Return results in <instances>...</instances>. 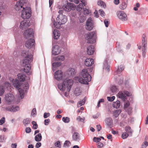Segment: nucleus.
<instances>
[{
	"label": "nucleus",
	"instance_id": "1",
	"mask_svg": "<svg viewBox=\"0 0 148 148\" xmlns=\"http://www.w3.org/2000/svg\"><path fill=\"white\" fill-rule=\"evenodd\" d=\"M21 55L24 57L23 60V65H24V72L27 73L30 70V65L29 64L33 60V56L29 51L24 50L22 52Z\"/></svg>",
	"mask_w": 148,
	"mask_h": 148
},
{
	"label": "nucleus",
	"instance_id": "2",
	"mask_svg": "<svg viewBox=\"0 0 148 148\" xmlns=\"http://www.w3.org/2000/svg\"><path fill=\"white\" fill-rule=\"evenodd\" d=\"M73 83V81L72 79H69L67 78L63 81L62 83L58 84V87L60 90L62 91H64L67 88V91L69 92Z\"/></svg>",
	"mask_w": 148,
	"mask_h": 148
},
{
	"label": "nucleus",
	"instance_id": "3",
	"mask_svg": "<svg viewBox=\"0 0 148 148\" xmlns=\"http://www.w3.org/2000/svg\"><path fill=\"white\" fill-rule=\"evenodd\" d=\"M82 77H80L78 79L79 83L85 84H88V82L91 80V76L89 74L86 69L82 70L81 73Z\"/></svg>",
	"mask_w": 148,
	"mask_h": 148
},
{
	"label": "nucleus",
	"instance_id": "4",
	"mask_svg": "<svg viewBox=\"0 0 148 148\" xmlns=\"http://www.w3.org/2000/svg\"><path fill=\"white\" fill-rule=\"evenodd\" d=\"M56 22H54V25L57 28H60L61 25L64 24L67 21V16L63 14H59L56 19Z\"/></svg>",
	"mask_w": 148,
	"mask_h": 148
},
{
	"label": "nucleus",
	"instance_id": "5",
	"mask_svg": "<svg viewBox=\"0 0 148 148\" xmlns=\"http://www.w3.org/2000/svg\"><path fill=\"white\" fill-rule=\"evenodd\" d=\"M31 9L30 7H26L25 8L23 7L21 16L24 19H28L31 17Z\"/></svg>",
	"mask_w": 148,
	"mask_h": 148
},
{
	"label": "nucleus",
	"instance_id": "6",
	"mask_svg": "<svg viewBox=\"0 0 148 148\" xmlns=\"http://www.w3.org/2000/svg\"><path fill=\"white\" fill-rule=\"evenodd\" d=\"M95 36L94 32H92L88 34L86 37L87 42L89 43H94L95 42Z\"/></svg>",
	"mask_w": 148,
	"mask_h": 148
},
{
	"label": "nucleus",
	"instance_id": "7",
	"mask_svg": "<svg viewBox=\"0 0 148 148\" xmlns=\"http://www.w3.org/2000/svg\"><path fill=\"white\" fill-rule=\"evenodd\" d=\"M34 40L33 38H30L25 43L26 47L29 49H32V50L35 49Z\"/></svg>",
	"mask_w": 148,
	"mask_h": 148
},
{
	"label": "nucleus",
	"instance_id": "8",
	"mask_svg": "<svg viewBox=\"0 0 148 148\" xmlns=\"http://www.w3.org/2000/svg\"><path fill=\"white\" fill-rule=\"evenodd\" d=\"M33 30L30 28L25 31L24 33V36L26 39L32 38L34 37Z\"/></svg>",
	"mask_w": 148,
	"mask_h": 148
},
{
	"label": "nucleus",
	"instance_id": "9",
	"mask_svg": "<svg viewBox=\"0 0 148 148\" xmlns=\"http://www.w3.org/2000/svg\"><path fill=\"white\" fill-rule=\"evenodd\" d=\"M117 15L119 18L122 21H126L127 20L126 14L123 11L118 12L117 13Z\"/></svg>",
	"mask_w": 148,
	"mask_h": 148
},
{
	"label": "nucleus",
	"instance_id": "10",
	"mask_svg": "<svg viewBox=\"0 0 148 148\" xmlns=\"http://www.w3.org/2000/svg\"><path fill=\"white\" fill-rule=\"evenodd\" d=\"M118 94L119 97L122 99L123 101H125V99L126 98V97L125 95L127 97H129L132 95L131 93H130L127 91H124L123 92H120Z\"/></svg>",
	"mask_w": 148,
	"mask_h": 148
},
{
	"label": "nucleus",
	"instance_id": "11",
	"mask_svg": "<svg viewBox=\"0 0 148 148\" xmlns=\"http://www.w3.org/2000/svg\"><path fill=\"white\" fill-rule=\"evenodd\" d=\"M30 24L29 20H25L21 22L19 27L22 29H25L29 27L30 25Z\"/></svg>",
	"mask_w": 148,
	"mask_h": 148
},
{
	"label": "nucleus",
	"instance_id": "12",
	"mask_svg": "<svg viewBox=\"0 0 148 148\" xmlns=\"http://www.w3.org/2000/svg\"><path fill=\"white\" fill-rule=\"evenodd\" d=\"M14 96L13 94L11 93L7 94L5 97V100L8 104H11V102L14 99Z\"/></svg>",
	"mask_w": 148,
	"mask_h": 148
},
{
	"label": "nucleus",
	"instance_id": "13",
	"mask_svg": "<svg viewBox=\"0 0 148 148\" xmlns=\"http://www.w3.org/2000/svg\"><path fill=\"white\" fill-rule=\"evenodd\" d=\"M93 27V22L92 18L89 17L86 21V28L88 30H91Z\"/></svg>",
	"mask_w": 148,
	"mask_h": 148
},
{
	"label": "nucleus",
	"instance_id": "14",
	"mask_svg": "<svg viewBox=\"0 0 148 148\" xmlns=\"http://www.w3.org/2000/svg\"><path fill=\"white\" fill-rule=\"evenodd\" d=\"M142 46L143 48L142 50V55L143 57L145 58V56L146 51L147 48V42L144 37L142 38Z\"/></svg>",
	"mask_w": 148,
	"mask_h": 148
},
{
	"label": "nucleus",
	"instance_id": "15",
	"mask_svg": "<svg viewBox=\"0 0 148 148\" xmlns=\"http://www.w3.org/2000/svg\"><path fill=\"white\" fill-rule=\"evenodd\" d=\"M55 78L58 80H61L63 77V73L61 70H58L55 73Z\"/></svg>",
	"mask_w": 148,
	"mask_h": 148
},
{
	"label": "nucleus",
	"instance_id": "16",
	"mask_svg": "<svg viewBox=\"0 0 148 148\" xmlns=\"http://www.w3.org/2000/svg\"><path fill=\"white\" fill-rule=\"evenodd\" d=\"M75 73V70L74 69L70 68L67 72L66 74L68 75V77H73Z\"/></svg>",
	"mask_w": 148,
	"mask_h": 148
},
{
	"label": "nucleus",
	"instance_id": "17",
	"mask_svg": "<svg viewBox=\"0 0 148 148\" xmlns=\"http://www.w3.org/2000/svg\"><path fill=\"white\" fill-rule=\"evenodd\" d=\"M60 52V50L58 46H54L52 48V54L55 55L58 54Z\"/></svg>",
	"mask_w": 148,
	"mask_h": 148
},
{
	"label": "nucleus",
	"instance_id": "18",
	"mask_svg": "<svg viewBox=\"0 0 148 148\" xmlns=\"http://www.w3.org/2000/svg\"><path fill=\"white\" fill-rule=\"evenodd\" d=\"M94 60L91 58H87L84 61L85 65L87 66H90L94 64Z\"/></svg>",
	"mask_w": 148,
	"mask_h": 148
},
{
	"label": "nucleus",
	"instance_id": "19",
	"mask_svg": "<svg viewBox=\"0 0 148 148\" xmlns=\"http://www.w3.org/2000/svg\"><path fill=\"white\" fill-rule=\"evenodd\" d=\"M94 47L92 45H90L87 48V53L89 55H92L94 52Z\"/></svg>",
	"mask_w": 148,
	"mask_h": 148
},
{
	"label": "nucleus",
	"instance_id": "20",
	"mask_svg": "<svg viewBox=\"0 0 148 148\" xmlns=\"http://www.w3.org/2000/svg\"><path fill=\"white\" fill-rule=\"evenodd\" d=\"M73 140L79 142L80 140V136L79 134L77 132H74L72 136Z\"/></svg>",
	"mask_w": 148,
	"mask_h": 148
},
{
	"label": "nucleus",
	"instance_id": "21",
	"mask_svg": "<svg viewBox=\"0 0 148 148\" xmlns=\"http://www.w3.org/2000/svg\"><path fill=\"white\" fill-rule=\"evenodd\" d=\"M18 80L20 82H23L25 80L26 76L23 73H19L18 75Z\"/></svg>",
	"mask_w": 148,
	"mask_h": 148
},
{
	"label": "nucleus",
	"instance_id": "22",
	"mask_svg": "<svg viewBox=\"0 0 148 148\" xmlns=\"http://www.w3.org/2000/svg\"><path fill=\"white\" fill-rule=\"evenodd\" d=\"M105 122L107 125L110 128L112 126V119L111 118H108L106 119L105 120Z\"/></svg>",
	"mask_w": 148,
	"mask_h": 148
},
{
	"label": "nucleus",
	"instance_id": "23",
	"mask_svg": "<svg viewBox=\"0 0 148 148\" xmlns=\"http://www.w3.org/2000/svg\"><path fill=\"white\" fill-rule=\"evenodd\" d=\"M125 130L128 135H129V136H132L133 131L130 126H126L125 128Z\"/></svg>",
	"mask_w": 148,
	"mask_h": 148
},
{
	"label": "nucleus",
	"instance_id": "24",
	"mask_svg": "<svg viewBox=\"0 0 148 148\" xmlns=\"http://www.w3.org/2000/svg\"><path fill=\"white\" fill-rule=\"evenodd\" d=\"M53 38L54 39H58L60 36V33L59 31L56 30H54L53 32Z\"/></svg>",
	"mask_w": 148,
	"mask_h": 148
},
{
	"label": "nucleus",
	"instance_id": "25",
	"mask_svg": "<svg viewBox=\"0 0 148 148\" xmlns=\"http://www.w3.org/2000/svg\"><path fill=\"white\" fill-rule=\"evenodd\" d=\"M61 65V63L60 62H57L53 63L52 64L53 70L54 71L56 70V68L59 66Z\"/></svg>",
	"mask_w": 148,
	"mask_h": 148
},
{
	"label": "nucleus",
	"instance_id": "26",
	"mask_svg": "<svg viewBox=\"0 0 148 148\" xmlns=\"http://www.w3.org/2000/svg\"><path fill=\"white\" fill-rule=\"evenodd\" d=\"M103 69L106 70L107 71H110V66L109 65L106 60L104 61L103 63Z\"/></svg>",
	"mask_w": 148,
	"mask_h": 148
},
{
	"label": "nucleus",
	"instance_id": "27",
	"mask_svg": "<svg viewBox=\"0 0 148 148\" xmlns=\"http://www.w3.org/2000/svg\"><path fill=\"white\" fill-rule=\"evenodd\" d=\"M23 5L20 3V2H17L14 8L16 11H19L22 8H23Z\"/></svg>",
	"mask_w": 148,
	"mask_h": 148
},
{
	"label": "nucleus",
	"instance_id": "28",
	"mask_svg": "<svg viewBox=\"0 0 148 148\" xmlns=\"http://www.w3.org/2000/svg\"><path fill=\"white\" fill-rule=\"evenodd\" d=\"M62 8L65 10L67 11H70L71 10V8L69 3H68L67 4L64 5Z\"/></svg>",
	"mask_w": 148,
	"mask_h": 148
},
{
	"label": "nucleus",
	"instance_id": "29",
	"mask_svg": "<svg viewBox=\"0 0 148 148\" xmlns=\"http://www.w3.org/2000/svg\"><path fill=\"white\" fill-rule=\"evenodd\" d=\"M42 139V136L40 133H39L36 135L34 139L36 142H39Z\"/></svg>",
	"mask_w": 148,
	"mask_h": 148
},
{
	"label": "nucleus",
	"instance_id": "30",
	"mask_svg": "<svg viewBox=\"0 0 148 148\" xmlns=\"http://www.w3.org/2000/svg\"><path fill=\"white\" fill-rule=\"evenodd\" d=\"M31 120L29 118H26L24 119L23 121V124L25 126H26L28 124L30 123Z\"/></svg>",
	"mask_w": 148,
	"mask_h": 148
},
{
	"label": "nucleus",
	"instance_id": "31",
	"mask_svg": "<svg viewBox=\"0 0 148 148\" xmlns=\"http://www.w3.org/2000/svg\"><path fill=\"white\" fill-rule=\"evenodd\" d=\"M124 69L123 66L120 65L118 66V68L116 71L115 72V75H116L118 73H120Z\"/></svg>",
	"mask_w": 148,
	"mask_h": 148
},
{
	"label": "nucleus",
	"instance_id": "32",
	"mask_svg": "<svg viewBox=\"0 0 148 148\" xmlns=\"http://www.w3.org/2000/svg\"><path fill=\"white\" fill-rule=\"evenodd\" d=\"M82 89L80 87H77L75 89V93L76 95L78 96L80 95L82 92Z\"/></svg>",
	"mask_w": 148,
	"mask_h": 148
},
{
	"label": "nucleus",
	"instance_id": "33",
	"mask_svg": "<svg viewBox=\"0 0 148 148\" xmlns=\"http://www.w3.org/2000/svg\"><path fill=\"white\" fill-rule=\"evenodd\" d=\"M120 105V102L119 100H117L116 101L114 102L113 104V106L114 108H119Z\"/></svg>",
	"mask_w": 148,
	"mask_h": 148
},
{
	"label": "nucleus",
	"instance_id": "34",
	"mask_svg": "<svg viewBox=\"0 0 148 148\" xmlns=\"http://www.w3.org/2000/svg\"><path fill=\"white\" fill-rule=\"evenodd\" d=\"M121 112V110H116L113 112V116L116 118L119 116Z\"/></svg>",
	"mask_w": 148,
	"mask_h": 148
},
{
	"label": "nucleus",
	"instance_id": "35",
	"mask_svg": "<svg viewBox=\"0 0 148 148\" xmlns=\"http://www.w3.org/2000/svg\"><path fill=\"white\" fill-rule=\"evenodd\" d=\"M127 5V3L125 2H123L120 5L119 8L121 10H124L126 8Z\"/></svg>",
	"mask_w": 148,
	"mask_h": 148
},
{
	"label": "nucleus",
	"instance_id": "36",
	"mask_svg": "<svg viewBox=\"0 0 148 148\" xmlns=\"http://www.w3.org/2000/svg\"><path fill=\"white\" fill-rule=\"evenodd\" d=\"M13 85L14 87L18 89L20 86V85L18 80H15L13 83Z\"/></svg>",
	"mask_w": 148,
	"mask_h": 148
},
{
	"label": "nucleus",
	"instance_id": "37",
	"mask_svg": "<svg viewBox=\"0 0 148 148\" xmlns=\"http://www.w3.org/2000/svg\"><path fill=\"white\" fill-rule=\"evenodd\" d=\"M64 59V56H60L56 57V60L57 61H63Z\"/></svg>",
	"mask_w": 148,
	"mask_h": 148
},
{
	"label": "nucleus",
	"instance_id": "38",
	"mask_svg": "<svg viewBox=\"0 0 148 148\" xmlns=\"http://www.w3.org/2000/svg\"><path fill=\"white\" fill-rule=\"evenodd\" d=\"M18 90L21 98V99L23 98L24 97V93L23 90L19 88Z\"/></svg>",
	"mask_w": 148,
	"mask_h": 148
},
{
	"label": "nucleus",
	"instance_id": "39",
	"mask_svg": "<svg viewBox=\"0 0 148 148\" xmlns=\"http://www.w3.org/2000/svg\"><path fill=\"white\" fill-rule=\"evenodd\" d=\"M97 4L99 5H101L103 8H105L106 7L105 3L103 1H99L98 2Z\"/></svg>",
	"mask_w": 148,
	"mask_h": 148
},
{
	"label": "nucleus",
	"instance_id": "40",
	"mask_svg": "<svg viewBox=\"0 0 148 148\" xmlns=\"http://www.w3.org/2000/svg\"><path fill=\"white\" fill-rule=\"evenodd\" d=\"M62 121L65 123H69L70 121V118L68 117H63L62 119Z\"/></svg>",
	"mask_w": 148,
	"mask_h": 148
},
{
	"label": "nucleus",
	"instance_id": "41",
	"mask_svg": "<svg viewBox=\"0 0 148 148\" xmlns=\"http://www.w3.org/2000/svg\"><path fill=\"white\" fill-rule=\"evenodd\" d=\"M82 7H83V5L82 3H80L78 5L76 8L77 10L79 12L82 10Z\"/></svg>",
	"mask_w": 148,
	"mask_h": 148
},
{
	"label": "nucleus",
	"instance_id": "42",
	"mask_svg": "<svg viewBox=\"0 0 148 148\" xmlns=\"http://www.w3.org/2000/svg\"><path fill=\"white\" fill-rule=\"evenodd\" d=\"M71 144V143L69 141L66 140L65 141L63 147H66V146L68 147Z\"/></svg>",
	"mask_w": 148,
	"mask_h": 148
},
{
	"label": "nucleus",
	"instance_id": "43",
	"mask_svg": "<svg viewBox=\"0 0 148 148\" xmlns=\"http://www.w3.org/2000/svg\"><path fill=\"white\" fill-rule=\"evenodd\" d=\"M86 102V100L84 99V98L81 101H79L77 104V106H78L79 105H80V106H82L84 105Z\"/></svg>",
	"mask_w": 148,
	"mask_h": 148
},
{
	"label": "nucleus",
	"instance_id": "44",
	"mask_svg": "<svg viewBox=\"0 0 148 148\" xmlns=\"http://www.w3.org/2000/svg\"><path fill=\"white\" fill-rule=\"evenodd\" d=\"M129 136V135H128L127 133V134L126 132H124L122 133L121 137L123 139H124L126 138Z\"/></svg>",
	"mask_w": 148,
	"mask_h": 148
},
{
	"label": "nucleus",
	"instance_id": "45",
	"mask_svg": "<svg viewBox=\"0 0 148 148\" xmlns=\"http://www.w3.org/2000/svg\"><path fill=\"white\" fill-rule=\"evenodd\" d=\"M31 115L34 117L36 115V110L35 108H34L32 110Z\"/></svg>",
	"mask_w": 148,
	"mask_h": 148
},
{
	"label": "nucleus",
	"instance_id": "46",
	"mask_svg": "<svg viewBox=\"0 0 148 148\" xmlns=\"http://www.w3.org/2000/svg\"><path fill=\"white\" fill-rule=\"evenodd\" d=\"M111 91L113 93L115 92L117 90V88L116 86H113L110 88Z\"/></svg>",
	"mask_w": 148,
	"mask_h": 148
},
{
	"label": "nucleus",
	"instance_id": "47",
	"mask_svg": "<svg viewBox=\"0 0 148 148\" xmlns=\"http://www.w3.org/2000/svg\"><path fill=\"white\" fill-rule=\"evenodd\" d=\"M84 13L85 15H86L89 14L90 12V10L86 8L84 9Z\"/></svg>",
	"mask_w": 148,
	"mask_h": 148
},
{
	"label": "nucleus",
	"instance_id": "48",
	"mask_svg": "<svg viewBox=\"0 0 148 148\" xmlns=\"http://www.w3.org/2000/svg\"><path fill=\"white\" fill-rule=\"evenodd\" d=\"M107 98L109 101H112L114 100L115 98V97L114 96H113L111 97H107Z\"/></svg>",
	"mask_w": 148,
	"mask_h": 148
},
{
	"label": "nucleus",
	"instance_id": "49",
	"mask_svg": "<svg viewBox=\"0 0 148 148\" xmlns=\"http://www.w3.org/2000/svg\"><path fill=\"white\" fill-rule=\"evenodd\" d=\"M148 142L146 141H145L143 143L142 145L141 148H145L148 146Z\"/></svg>",
	"mask_w": 148,
	"mask_h": 148
},
{
	"label": "nucleus",
	"instance_id": "50",
	"mask_svg": "<svg viewBox=\"0 0 148 148\" xmlns=\"http://www.w3.org/2000/svg\"><path fill=\"white\" fill-rule=\"evenodd\" d=\"M4 92V88L3 86H0V96L2 95Z\"/></svg>",
	"mask_w": 148,
	"mask_h": 148
},
{
	"label": "nucleus",
	"instance_id": "51",
	"mask_svg": "<svg viewBox=\"0 0 148 148\" xmlns=\"http://www.w3.org/2000/svg\"><path fill=\"white\" fill-rule=\"evenodd\" d=\"M5 121V118L4 117H3L0 120V125H2L4 123Z\"/></svg>",
	"mask_w": 148,
	"mask_h": 148
},
{
	"label": "nucleus",
	"instance_id": "52",
	"mask_svg": "<svg viewBox=\"0 0 148 148\" xmlns=\"http://www.w3.org/2000/svg\"><path fill=\"white\" fill-rule=\"evenodd\" d=\"M55 145L56 146L58 147L59 148H60L61 147L60 142L59 141H58L55 143Z\"/></svg>",
	"mask_w": 148,
	"mask_h": 148
},
{
	"label": "nucleus",
	"instance_id": "53",
	"mask_svg": "<svg viewBox=\"0 0 148 148\" xmlns=\"http://www.w3.org/2000/svg\"><path fill=\"white\" fill-rule=\"evenodd\" d=\"M50 122V121L49 119H45L44 120V124L46 125H48Z\"/></svg>",
	"mask_w": 148,
	"mask_h": 148
},
{
	"label": "nucleus",
	"instance_id": "54",
	"mask_svg": "<svg viewBox=\"0 0 148 148\" xmlns=\"http://www.w3.org/2000/svg\"><path fill=\"white\" fill-rule=\"evenodd\" d=\"M4 136L0 135V142L3 143L5 140Z\"/></svg>",
	"mask_w": 148,
	"mask_h": 148
},
{
	"label": "nucleus",
	"instance_id": "55",
	"mask_svg": "<svg viewBox=\"0 0 148 148\" xmlns=\"http://www.w3.org/2000/svg\"><path fill=\"white\" fill-rule=\"evenodd\" d=\"M26 0H19L18 2H20V3L22 4L23 5L24 4L26 3Z\"/></svg>",
	"mask_w": 148,
	"mask_h": 148
},
{
	"label": "nucleus",
	"instance_id": "56",
	"mask_svg": "<svg viewBox=\"0 0 148 148\" xmlns=\"http://www.w3.org/2000/svg\"><path fill=\"white\" fill-rule=\"evenodd\" d=\"M31 130L29 127H27L25 129V132L27 133H29L31 132Z\"/></svg>",
	"mask_w": 148,
	"mask_h": 148
},
{
	"label": "nucleus",
	"instance_id": "57",
	"mask_svg": "<svg viewBox=\"0 0 148 148\" xmlns=\"http://www.w3.org/2000/svg\"><path fill=\"white\" fill-rule=\"evenodd\" d=\"M132 111V108L131 107H129L127 109V111L128 114H131Z\"/></svg>",
	"mask_w": 148,
	"mask_h": 148
},
{
	"label": "nucleus",
	"instance_id": "58",
	"mask_svg": "<svg viewBox=\"0 0 148 148\" xmlns=\"http://www.w3.org/2000/svg\"><path fill=\"white\" fill-rule=\"evenodd\" d=\"M19 110V108L18 106H16L15 107H14L12 109L13 112H16L18 111Z\"/></svg>",
	"mask_w": 148,
	"mask_h": 148
},
{
	"label": "nucleus",
	"instance_id": "59",
	"mask_svg": "<svg viewBox=\"0 0 148 148\" xmlns=\"http://www.w3.org/2000/svg\"><path fill=\"white\" fill-rule=\"evenodd\" d=\"M119 43L117 42L116 43V47H117V50L119 52H121L122 51V50L119 47Z\"/></svg>",
	"mask_w": 148,
	"mask_h": 148
},
{
	"label": "nucleus",
	"instance_id": "60",
	"mask_svg": "<svg viewBox=\"0 0 148 148\" xmlns=\"http://www.w3.org/2000/svg\"><path fill=\"white\" fill-rule=\"evenodd\" d=\"M99 12L100 14L103 17V16H105V13L101 9H100L99 10Z\"/></svg>",
	"mask_w": 148,
	"mask_h": 148
},
{
	"label": "nucleus",
	"instance_id": "61",
	"mask_svg": "<svg viewBox=\"0 0 148 148\" xmlns=\"http://www.w3.org/2000/svg\"><path fill=\"white\" fill-rule=\"evenodd\" d=\"M50 115V114L49 113L45 112L44 114L43 117L44 118L46 119Z\"/></svg>",
	"mask_w": 148,
	"mask_h": 148
},
{
	"label": "nucleus",
	"instance_id": "62",
	"mask_svg": "<svg viewBox=\"0 0 148 148\" xmlns=\"http://www.w3.org/2000/svg\"><path fill=\"white\" fill-rule=\"evenodd\" d=\"M86 19L85 17L84 16H81L79 19L80 23H83Z\"/></svg>",
	"mask_w": 148,
	"mask_h": 148
},
{
	"label": "nucleus",
	"instance_id": "63",
	"mask_svg": "<svg viewBox=\"0 0 148 148\" xmlns=\"http://www.w3.org/2000/svg\"><path fill=\"white\" fill-rule=\"evenodd\" d=\"M69 4L71 8V10H73L75 9V5L72 3H69Z\"/></svg>",
	"mask_w": 148,
	"mask_h": 148
},
{
	"label": "nucleus",
	"instance_id": "64",
	"mask_svg": "<svg viewBox=\"0 0 148 148\" xmlns=\"http://www.w3.org/2000/svg\"><path fill=\"white\" fill-rule=\"evenodd\" d=\"M77 119L78 121H81L84 122V118H81L80 116H78Z\"/></svg>",
	"mask_w": 148,
	"mask_h": 148
}]
</instances>
